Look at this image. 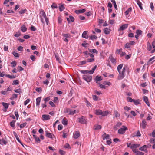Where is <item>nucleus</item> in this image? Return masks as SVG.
Returning a JSON list of instances; mask_svg holds the SVG:
<instances>
[{"label": "nucleus", "mask_w": 155, "mask_h": 155, "mask_svg": "<svg viewBox=\"0 0 155 155\" xmlns=\"http://www.w3.org/2000/svg\"><path fill=\"white\" fill-rule=\"evenodd\" d=\"M40 17L41 18V21L43 24L45 23V22L43 17L45 19L47 25H48L49 21L48 18L47 17L46 13L43 10L40 11Z\"/></svg>", "instance_id": "f257e3e1"}, {"label": "nucleus", "mask_w": 155, "mask_h": 155, "mask_svg": "<svg viewBox=\"0 0 155 155\" xmlns=\"http://www.w3.org/2000/svg\"><path fill=\"white\" fill-rule=\"evenodd\" d=\"M126 68V66H124L122 71H120L118 72L119 73V75H118L117 78L118 80H122L124 78L125 76Z\"/></svg>", "instance_id": "f03ea898"}, {"label": "nucleus", "mask_w": 155, "mask_h": 155, "mask_svg": "<svg viewBox=\"0 0 155 155\" xmlns=\"http://www.w3.org/2000/svg\"><path fill=\"white\" fill-rule=\"evenodd\" d=\"M97 67V66L95 65L91 70H81L80 72L82 74H85V75H88V73L92 74L94 73Z\"/></svg>", "instance_id": "7ed1b4c3"}, {"label": "nucleus", "mask_w": 155, "mask_h": 155, "mask_svg": "<svg viewBox=\"0 0 155 155\" xmlns=\"http://www.w3.org/2000/svg\"><path fill=\"white\" fill-rule=\"evenodd\" d=\"M109 112L108 111H106L102 112V111L99 109L96 110L95 111V114L97 115H101L102 116H107Z\"/></svg>", "instance_id": "20e7f679"}, {"label": "nucleus", "mask_w": 155, "mask_h": 155, "mask_svg": "<svg viewBox=\"0 0 155 155\" xmlns=\"http://www.w3.org/2000/svg\"><path fill=\"white\" fill-rule=\"evenodd\" d=\"M64 112L65 113H68L69 115H73L75 114L78 113V110H72L70 108H66L64 109Z\"/></svg>", "instance_id": "39448f33"}, {"label": "nucleus", "mask_w": 155, "mask_h": 155, "mask_svg": "<svg viewBox=\"0 0 155 155\" xmlns=\"http://www.w3.org/2000/svg\"><path fill=\"white\" fill-rule=\"evenodd\" d=\"M83 78L87 82H89L92 80V76L88 75H84L82 76Z\"/></svg>", "instance_id": "423d86ee"}, {"label": "nucleus", "mask_w": 155, "mask_h": 155, "mask_svg": "<svg viewBox=\"0 0 155 155\" xmlns=\"http://www.w3.org/2000/svg\"><path fill=\"white\" fill-rule=\"evenodd\" d=\"M78 122L82 124H87V119L84 116H81L78 118Z\"/></svg>", "instance_id": "0eeeda50"}, {"label": "nucleus", "mask_w": 155, "mask_h": 155, "mask_svg": "<svg viewBox=\"0 0 155 155\" xmlns=\"http://www.w3.org/2000/svg\"><path fill=\"white\" fill-rule=\"evenodd\" d=\"M122 128L119 129L118 130V133L120 134H123L124 133L126 130H127V127L125 126H123Z\"/></svg>", "instance_id": "6e6552de"}, {"label": "nucleus", "mask_w": 155, "mask_h": 155, "mask_svg": "<svg viewBox=\"0 0 155 155\" xmlns=\"http://www.w3.org/2000/svg\"><path fill=\"white\" fill-rule=\"evenodd\" d=\"M147 123L145 120L143 119L140 124V127L143 129H145L146 127Z\"/></svg>", "instance_id": "1a4fd4ad"}, {"label": "nucleus", "mask_w": 155, "mask_h": 155, "mask_svg": "<svg viewBox=\"0 0 155 155\" xmlns=\"http://www.w3.org/2000/svg\"><path fill=\"white\" fill-rule=\"evenodd\" d=\"M128 25L127 24H124L120 26L118 29V31H123L126 29L128 27Z\"/></svg>", "instance_id": "9d476101"}, {"label": "nucleus", "mask_w": 155, "mask_h": 155, "mask_svg": "<svg viewBox=\"0 0 155 155\" xmlns=\"http://www.w3.org/2000/svg\"><path fill=\"white\" fill-rule=\"evenodd\" d=\"M132 151L133 152L135 153L136 155H144V153L136 149H133Z\"/></svg>", "instance_id": "9b49d317"}, {"label": "nucleus", "mask_w": 155, "mask_h": 155, "mask_svg": "<svg viewBox=\"0 0 155 155\" xmlns=\"http://www.w3.org/2000/svg\"><path fill=\"white\" fill-rule=\"evenodd\" d=\"M51 116L48 115L44 114L42 116V120H49Z\"/></svg>", "instance_id": "f8f14e48"}, {"label": "nucleus", "mask_w": 155, "mask_h": 155, "mask_svg": "<svg viewBox=\"0 0 155 155\" xmlns=\"http://www.w3.org/2000/svg\"><path fill=\"white\" fill-rule=\"evenodd\" d=\"M69 18H66L67 20L69 23H70L71 21L72 22H73L74 21V17L71 16H69Z\"/></svg>", "instance_id": "ddd939ff"}, {"label": "nucleus", "mask_w": 155, "mask_h": 155, "mask_svg": "<svg viewBox=\"0 0 155 155\" xmlns=\"http://www.w3.org/2000/svg\"><path fill=\"white\" fill-rule=\"evenodd\" d=\"M86 11V10L85 9L79 10H75V12L77 14H79L81 13H83L84 12Z\"/></svg>", "instance_id": "4468645a"}, {"label": "nucleus", "mask_w": 155, "mask_h": 155, "mask_svg": "<svg viewBox=\"0 0 155 155\" xmlns=\"http://www.w3.org/2000/svg\"><path fill=\"white\" fill-rule=\"evenodd\" d=\"M155 61V56L152 57L149 59L148 61V64H151Z\"/></svg>", "instance_id": "2eb2a0df"}, {"label": "nucleus", "mask_w": 155, "mask_h": 155, "mask_svg": "<svg viewBox=\"0 0 155 155\" xmlns=\"http://www.w3.org/2000/svg\"><path fill=\"white\" fill-rule=\"evenodd\" d=\"M103 137V139L105 140V139H109L110 136L109 134H107L106 133H104L102 135Z\"/></svg>", "instance_id": "dca6fc26"}, {"label": "nucleus", "mask_w": 155, "mask_h": 155, "mask_svg": "<svg viewBox=\"0 0 155 155\" xmlns=\"http://www.w3.org/2000/svg\"><path fill=\"white\" fill-rule=\"evenodd\" d=\"M88 32L87 31H84L82 35V37L83 38H84L86 39L88 38V36L87 35V33Z\"/></svg>", "instance_id": "f3484780"}, {"label": "nucleus", "mask_w": 155, "mask_h": 155, "mask_svg": "<svg viewBox=\"0 0 155 155\" xmlns=\"http://www.w3.org/2000/svg\"><path fill=\"white\" fill-rule=\"evenodd\" d=\"M147 147H146V146L145 145L143 146L140 147L139 148V150L142 151H144L146 153L147 152Z\"/></svg>", "instance_id": "a211bd4d"}, {"label": "nucleus", "mask_w": 155, "mask_h": 155, "mask_svg": "<svg viewBox=\"0 0 155 155\" xmlns=\"http://www.w3.org/2000/svg\"><path fill=\"white\" fill-rule=\"evenodd\" d=\"M110 30L109 28H105L104 29V33L106 35H108L110 33Z\"/></svg>", "instance_id": "6ab92c4d"}, {"label": "nucleus", "mask_w": 155, "mask_h": 155, "mask_svg": "<svg viewBox=\"0 0 155 155\" xmlns=\"http://www.w3.org/2000/svg\"><path fill=\"white\" fill-rule=\"evenodd\" d=\"M140 146V144H131L130 148L134 149L135 148H137Z\"/></svg>", "instance_id": "aec40b11"}, {"label": "nucleus", "mask_w": 155, "mask_h": 155, "mask_svg": "<svg viewBox=\"0 0 155 155\" xmlns=\"http://www.w3.org/2000/svg\"><path fill=\"white\" fill-rule=\"evenodd\" d=\"M143 99L144 102L146 103V104L148 106H149V103L148 100V98L147 97L144 96L143 97Z\"/></svg>", "instance_id": "412c9836"}, {"label": "nucleus", "mask_w": 155, "mask_h": 155, "mask_svg": "<svg viewBox=\"0 0 155 155\" xmlns=\"http://www.w3.org/2000/svg\"><path fill=\"white\" fill-rule=\"evenodd\" d=\"M45 132L46 133V136L47 137L50 138H53V137L54 136L53 135H52L51 133H48L47 131H45Z\"/></svg>", "instance_id": "4be33fe9"}, {"label": "nucleus", "mask_w": 155, "mask_h": 155, "mask_svg": "<svg viewBox=\"0 0 155 155\" xmlns=\"http://www.w3.org/2000/svg\"><path fill=\"white\" fill-rule=\"evenodd\" d=\"M41 97H40L37 98L36 99V104L37 106H39L40 105V103L41 101Z\"/></svg>", "instance_id": "5701e85b"}, {"label": "nucleus", "mask_w": 155, "mask_h": 155, "mask_svg": "<svg viewBox=\"0 0 155 155\" xmlns=\"http://www.w3.org/2000/svg\"><path fill=\"white\" fill-rule=\"evenodd\" d=\"M137 5H138L140 8L142 10L143 9V7L142 6V4L141 2L139 0H135Z\"/></svg>", "instance_id": "b1692460"}, {"label": "nucleus", "mask_w": 155, "mask_h": 155, "mask_svg": "<svg viewBox=\"0 0 155 155\" xmlns=\"http://www.w3.org/2000/svg\"><path fill=\"white\" fill-rule=\"evenodd\" d=\"M152 45L153 46V48L154 49L153 50H152L151 51V53H153L155 52V40H154L152 42Z\"/></svg>", "instance_id": "393cba45"}, {"label": "nucleus", "mask_w": 155, "mask_h": 155, "mask_svg": "<svg viewBox=\"0 0 155 155\" xmlns=\"http://www.w3.org/2000/svg\"><path fill=\"white\" fill-rule=\"evenodd\" d=\"M132 9V8L131 7H130L125 12V14L126 16H127V15H128L129 12H131Z\"/></svg>", "instance_id": "a878e982"}, {"label": "nucleus", "mask_w": 155, "mask_h": 155, "mask_svg": "<svg viewBox=\"0 0 155 155\" xmlns=\"http://www.w3.org/2000/svg\"><path fill=\"white\" fill-rule=\"evenodd\" d=\"M5 76L10 79L15 78L16 77L15 75H13L6 74L5 75Z\"/></svg>", "instance_id": "bb28decb"}, {"label": "nucleus", "mask_w": 155, "mask_h": 155, "mask_svg": "<svg viewBox=\"0 0 155 155\" xmlns=\"http://www.w3.org/2000/svg\"><path fill=\"white\" fill-rule=\"evenodd\" d=\"M88 50L89 52H90L96 54H97L98 53V51L95 49H89Z\"/></svg>", "instance_id": "cd10ccee"}, {"label": "nucleus", "mask_w": 155, "mask_h": 155, "mask_svg": "<svg viewBox=\"0 0 155 155\" xmlns=\"http://www.w3.org/2000/svg\"><path fill=\"white\" fill-rule=\"evenodd\" d=\"M68 122L67 119L64 118L62 120V123L64 125H66L68 124Z\"/></svg>", "instance_id": "c85d7f7f"}, {"label": "nucleus", "mask_w": 155, "mask_h": 155, "mask_svg": "<svg viewBox=\"0 0 155 155\" xmlns=\"http://www.w3.org/2000/svg\"><path fill=\"white\" fill-rule=\"evenodd\" d=\"M80 135V134L78 131H76L74 134V137L75 139L78 138Z\"/></svg>", "instance_id": "c756f323"}, {"label": "nucleus", "mask_w": 155, "mask_h": 155, "mask_svg": "<svg viewBox=\"0 0 155 155\" xmlns=\"http://www.w3.org/2000/svg\"><path fill=\"white\" fill-rule=\"evenodd\" d=\"M21 29L22 32H25L26 31L27 28L25 25H23L21 27Z\"/></svg>", "instance_id": "7c9ffc66"}, {"label": "nucleus", "mask_w": 155, "mask_h": 155, "mask_svg": "<svg viewBox=\"0 0 155 155\" xmlns=\"http://www.w3.org/2000/svg\"><path fill=\"white\" fill-rule=\"evenodd\" d=\"M2 104L5 108V109H7L8 108L9 105V104L5 102H2Z\"/></svg>", "instance_id": "2f4dec72"}, {"label": "nucleus", "mask_w": 155, "mask_h": 155, "mask_svg": "<svg viewBox=\"0 0 155 155\" xmlns=\"http://www.w3.org/2000/svg\"><path fill=\"white\" fill-rule=\"evenodd\" d=\"M109 59L111 61V62L113 63H116V60L112 56H110L109 57Z\"/></svg>", "instance_id": "473e14b6"}, {"label": "nucleus", "mask_w": 155, "mask_h": 155, "mask_svg": "<svg viewBox=\"0 0 155 155\" xmlns=\"http://www.w3.org/2000/svg\"><path fill=\"white\" fill-rule=\"evenodd\" d=\"M123 65V64H121L118 66L117 69L118 72L121 71V69L122 68Z\"/></svg>", "instance_id": "72a5a7b5"}, {"label": "nucleus", "mask_w": 155, "mask_h": 155, "mask_svg": "<svg viewBox=\"0 0 155 155\" xmlns=\"http://www.w3.org/2000/svg\"><path fill=\"white\" fill-rule=\"evenodd\" d=\"M16 120H13L10 123V125L12 127H14L15 126V123Z\"/></svg>", "instance_id": "f704fd0d"}, {"label": "nucleus", "mask_w": 155, "mask_h": 155, "mask_svg": "<svg viewBox=\"0 0 155 155\" xmlns=\"http://www.w3.org/2000/svg\"><path fill=\"white\" fill-rule=\"evenodd\" d=\"M95 80L96 81H97L96 83H98L99 82H98V81L102 80V78L101 77V76L99 77V76H97L96 77Z\"/></svg>", "instance_id": "c9c22d12"}, {"label": "nucleus", "mask_w": 155, "mask_h": 155, "mask_svg": "<svg viewBox=\"0 0 155 155\" xmlns=\"http://www.w3.org/2000/svg\"><path fill=\"white\" fill-rule=\"evenodd\" d=\"M11 66L12 67H15L17 65L16 62L14 61L12 62L11 63Z\"/></svg>", "instance_id": "e433bc0d"}, {"label": "nucleus", "mask_w": 155, "mask_h": 155, "mask_svg": "<svg viewBox=\"0 0 155 155\" xmlns=\"http://www.w3.org/2000/svg\"><path fill=\"white\" fill-rule=\"evenodd\" d=\"M111 2L113 4L115 8L116 9H117V5L116 4V1L115 0H111Z\"/></svg>", "instance_id": "4c0bfd02"}, {"label": "nucleus", "mask_w": 155, "mask_h": 155, "mask_svg": "<svg viewBox=\"0 0 155 155\" xmlns=\"http://www.w3.org/2000/svg\"><path fill=\"white\" fill-rule=\"evenodd\" d=\"M7 143V142L5 139H2V140H0V144H4L6 145Z\"/></svg>", "instance_id": "58836bf2"}, {"label": "nucleus", "mask_w": 155, "mask_h": 155, "mask_svg": "<svg viewBox=\"0 0 155 155\" xmlns=\"http://www.w3.org/2000/svg\"><path fill=\"white\" fill-rule=\"evenodd\" d=\"M147 45L148 50L149 51H151V49H152V47L151 45L150 44L149 42H148L147 43Z\"/></svg>", "instance_id": "ea45409f"}, {"label": "nucleus", "mask_w": 155, "mask_h": 155, "mask_svg": "<svg viewBox=\"0 0 155 155\" xmlns=\"http://www.w3.org/2000/svg\"><path fill=\"white\" fill-rule=\"evenodd\" d=\"M35 139V141L37 143H39L40 141V139L38 137H37L35 135H33Z\"/></svg>", "instance_id": "a19ab883"}, {"label": "nucleus", "mask_w": 155, "mask_h": 155, "mask_svg": "<svg viewBox=\"0 0 155 155\" xmlns=\"http://www.w3.org/2000/svg\"><path fill=\"white\" fill-rule=\"evenodd\" d=\"M59 9L60 11H62L65 9V8L64 5H62L59 6Z\"/></svg>", "instance_id": "79ce46f5"}, {"label": "nucleus", "mask_w": 155, "mask_h": 155, "mask_svg": "<svg viewBox=\"0 0 155 155\" xmlns=\"http://www.w3.org/2000/svg\"><path fill=\"white\" fill-rule=\"evenodd\" d=\"M14 91L17 93H18L19 94H20L22 93L21 89L20 88H19L18 89H15L14 90Z\"/></svg>", "instance_id": "37998d69"}, {"label": "nucleus", "mask_w": 155, "mask_h": 155, "mask_svg": "<svg viewBox=\"0 0 155 155\" xmlns=\"http://www.w3.org/2000/svg\"><path fill=\"white\" fill-rule=\"evenodd\" d=\"M18 95V94H14L12 95V97L10 99L12 100L16 98L17 97Z\"/></svg>", "instance_id": "c03bdc74"}, {"label": "nucleus", "mask_w": 155, "mask_h": 155, "mask_svg": "<svg viewBox=\"0 0 155 155\" xmlns=\"http://www.w3.org/2000/svg\"><path fill=\"white\" fill-rule=\"evenodd\" d=\"M83 53L85 55L86 58H88L90 54L87 51L84 52Z\"/></svg>", "instance_id": "a18cd8bd"}, {"label": "nucleus", "mask_w": 155, "mask_h": 155, "mask_svg": "<svg viewBox=\"0 0 155 155\" xmlns=\"http://www.w3.org/2000/svg\"><path fill=\"white\" fill-rule=\"evenodd\" d=\"M62 35L66 38H70L71 37V35L69 34H62Z\"/></svg>", "instance_id": "49530a36"}, {"label": "nucleus", "mask_w": 155, "mask_h": 155, "mask_svg": "<svg viewBox=\"0 0 155 155\" xmlns=\"http://www.w3.org/2000/svg\"><path fill=\"white\" fill-rule=\"evenodd\" d=\"M19 83V81L18 80H14L13 81V83H12V85H17Z\"/></svg>", "instance_id": "de8ad7c7"}, {"label": "nucleus", "mask_w": 155, "mask_h": 155, "mask_svg": "<svg viewBox=\"0 0 155 155\" xmlns=\"http://www.w3.org/2000/svg\"><path fill=\"white\" fill-rule=\"evenodd\" d=\"M142 31L140 30H137L136 32V34H137L138 35H141L142 34Z\"/></svg>", "instance_id": "09e8293b"}, {"label": "nucleus", "mask_w": 155, "mask_h": 155, "mask_svg": "<svg viewBox=\"0 0 155 155\" xmlns=\"http://www.w3.org/2000/svg\"><path fill=\"white\" fill-rule=\"evenodd\" d=\"M97 38V37L95 35H91L89 38V39L92 40L96 39Z\"/></svg>", "instance_id": "8fccbe9b"}, {"label": "nucleus", "mask_w": 155, "mask_h": 155, "mask_svg": "<svg viewBox=\"0 0 155 155\" xmlns=\"http://www.w3.org/2000/svg\"><path fill=\"white\" fill-rule=\"evenodd\" d=\"M95 59L94 58H88L87 59V62H91L94 61Z\"/></svg>", "instance_id": "3c124183"}, {"label": "nucleus", "mask_w": 155, "mask_h": 155, "mask_svg": "<svg viewBox=\"0 0 155 155\" xmlns=\"http://www.w3.org/2000/svg\"><path fill=\"white\" fill-rule=\"evenodd\" d=\"M51 7L52 9H55L57 8L58 6L55 3H53L51 5Z\"/></svg>", "instance_id": "603ef678"}, {"label": "nucleus", "mask_w": 155, "mask_h": 155, "mask_svg": "<svg viewBox=\"0 0 155 155\" xmlns=\"http://www.w3.org/2000/svg\"><path fill=\"white\" fill-rule=\"evenodd\" d=\"M55 57L57 61L60 62V58L59 57V55L58 54H55Z\"/></svg>", "instance_id": "864d4df0"}, {"label": "nucleus", "mask_w": 155, "mask_h": 155, "mask_svg": "<svg viewBox=\"0 0 155 155\" xmlns=\"http://www.w3.org/2000/svg\"><path fill=\"white\" fill-rule=\"evenodd\" d=\"M12 54L15 57H19V54L15 52H14L12 53Z\"/></svg>", "instance_id": "5fc2aeb1"}, {"label": "nucleus", "mask_w": 155, "mask_h": 155, "mask_svg": "<svg viewBox=\"0 0 155 155\" xmlns=\"http://www.w3.org/2000/svg\"><path fill=\"white\" fill-rule=\"evenodd\" d=\"M63 128V126L61 124H59L58 125V129L59 130H61Z\"/></svg>", "instance_id": "6e6d98bb"}, {"label": "nucleus", "mask_w": 155, "mask_h": 155, "mask_svg": "<svg viewBox=\"0 0 155 155\" xmlns=\"http://www.w3.org/2000/svg\"><path fill=\"white\" fill-rule=\"evenodd\" d=\"M26 124H27V123L26 122L21 124L20 125V128H23L25 126H26Z\"/></svg>", "instance_id": "4d7b16f0"}, {"label": "nucleus", "mask_w": 155, "mask_h": 155, "mask_svg": "<svg viewBox=\"0 0 155 155\" xmlns=\"http://www.w3.org/2000/svg\"><path fill=\"white\" fill-rule=\"evenodd\" d=\"M15 114L16 117V119L18 120L19 117V115L18 112L17 110L15 111Z\"/></svg>", "instance_id": "13d9d810"}, {"label": "nucleus", "mask_w": 155, "mask_h": 155, "mask_svg": "<svg viewBox=\"0 0 155 155\" xmlns=\"http://www.w3.org/2000/svg\"><path fill=\"white\" fill-rule=\"evenodd\" d=\"M130 45L129 43H127L125 45V47L126 48H130Z\"/></svg>", "instance_id": "bf43d9fd"}, {"label": "nucleus", "mask_w": 155, "mask_h": 155, "mask_svg": "<svg viewBox=\"0 0 155 155\" xmlns=\"http://www.w3.org/2000/svg\"><path fill=\"white\" fill-rule=\"evenodd\" d=\"M152 118V116L150 115V114H149L148 115V116L147 118V120H149Z\"/></svg>", "instance_id": "052dcab7"}, {"label": "nucleus", "mask_w": 155, "mask_h": 155, "mask_svg": "<svg viewBox=\"0 0 155 155\" xmlns=\"http://www.w3.org/2000/svg\"><path fill=\"white\" fill-rule=\"evenodd\" d=\"M35 90H36V91H37V92H41L42 91V89L40 87L36 88L35 89Z\"/></svg>", "instance_id": "680f3d73"}, {"label": "nucleus", "mask_w": 155, "mask_h": 155, "mask_svg": "<svg viewBox=\"0 0 155 155\" xmlns=\"http://www.w3.org/2000/svg\"><path fill=\"white\" fill-rule=\"evenodd\" d=\"M26 11V9H22L19 12V13L20 14H22L25 12Z\"/></svg>", "instance_id": "e2e57ef3"}, {"label": "nucleus", "mask_w": 155, "mask_h": 155, "mask_svg": "<svg viewBox=\"0 0 155 155\" xmlns=\"http://www.w3.org/2000/svg\"><path fill=\"white\" fill-rule=\"evenodd\" d=\"M29 101H30V99H28L26 101H25L24 102V104L25 106H26L28 103H29Z\"/></svg>", "instance_id": "0e129e2a"}, {"label": "nucleus", "mask_w": 155, "mask_h": 155, "mask_svg": "<svg viewBox=\"0 0 155 155\" xmlns=\"http://www.w3.org/2000/svg\"><path fill=\"white\" fill-rule=\"evenodd\" d=\"M17 49L19 51H22L23 49V47L21 46H19L18 47Z\"/></svg>", "instance_id": "69168bd1"}, {"label": "nucleus", "mask_w": 155, "mask_h": 155, "mask_svg": "<svg viewBox=\"0 0 155 155\" xmlns=\"http://www.w3.org/2000/svg\"><path fill=\"white\" fill-rule=\"evenodd\" d=\"M49 103L50 105H51L52 107H55V104L53 102L50 101L49 102Z\"/></svg>", "instance_id": "338daca9"}, {"label": "nucleus", "mask_w": 155, "mask_h": 155, "mask_svg": "<svg viewBox=\"0 0 155 155\" xmlns=\"http://www.w3.org/2000/svg\"><path fill=\"white\" fill-rule=\"evenodd\" d=\"M49 82L48 80H46L43 82V84H45L48 85Z\"/></svg>", "instance_id": "774afa93"}]
</instances>
